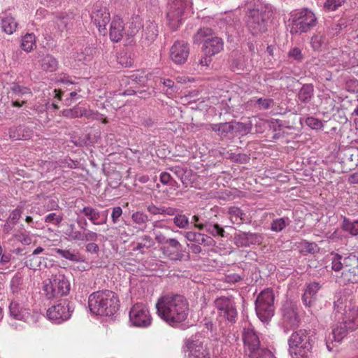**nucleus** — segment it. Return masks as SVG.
Masks as SVG:
<instances>
[{"label":"nucleus","instance_id":"f257e3e1","mask_svg":"<svg viewBox=\"0 0 358 358\" xmlns=\"http://www.w3.org/2000/svg\"><path fill=\"white\" fill-rule=\"evenodd\" d=\"M155 306L159 317L172 327L184 322L189 315L188 301L178 294L169 293L162 296Z\"/></svg>","mask_w":358,"mask_h":358},{"label":"nucleus","instance_id":"f03ea898","mask_svg":"<svg viewBox=\"0 0 358 358\" xmlns=\"http://www.w3.org/2000/svg\"><path fill=\"white\" fill-rule=\"evenodd\" d=\"M247 8L245 24L249 32L253 36L265 33L273 15L271 5L262 0H252L248 3Z\"/></svg>","mask_w":358,"mask_h":358},{"label":"nucleus","instance_id":"7ed1b4c3","mask_svg":"<svg viewBox=\"0 0 358 358\" xmlns=\"http://www.w3.org/2000/svg\"><path fill=\"white\" fill-rule=\"evenodd\" d=\"M119 303L116 294L108 289L95 292L88 299L90 311L99 315H113L119 309Z\"/></svg>","mask_w":358,"mask_h":358},{"label":"nucleus","instance_id":"20e7f679","mask_svg":"<svg viewBox=\"0 0 358 358\" xmlns=\"http://www.w3.org/2000/svg\"><path fill=\"white\" fill-rule=\"evenodd\" d=\"M331 269L340 271L343 268L342 278L345 283L358 282V255L350 253L343 257L338 253L331 254Z\"/></svg>","mask_w":358,"mask_h":358},{"label":"nucleus","instance_id":"39448f33","mask_svg":"<svg viewBox=\"0 0 358 358\" xmlns=\"http://www.w3.org/2000/svg\"><path fill=\"white\" fill-rule=\"evenodd\" d=\"M194 43H203V51L206 56L212 57L220 53L224 48L222 38L215 36L212 29L203 27L199 29L193 36Z\"/></svg>","mask_w":358,"mask_h":358},{"label":"nucleus","instance_id":"423d86ee","mask_svg":"<svg viewBox=\"0 0 358 358\" xmlns=\"http://www.w3.org/2000/svg\"><path fill=\"white\" fill-rule=\"evenodd\" d=\"M43 291L49 299L66 296L71 289L70 282L62 272L52 274L43 282Z\"/></svg>","mask_w":358,"mask_h":358},{"label":"nucleus","instance_id":"0eeeda50","mask_svg":"<svg viewBox=\"0 0 358 358\" xmlns=\"http://www.w3.org/2000/svg\"><path fill=\"white\" fill-rule=\"evenodd\" d=\"M147 211L150 215H162L163 217H173L172 219L174 225L181 229L189 228L190 222L189 217L183 213V211L179 208L164 205L156 206L153 203L146 206Z\"/></svg>","mask_w":358,"mask_h":358},{"label":"nucleus","instance_id":"6e6552de","mask_svg":"<svg viewBox=\"0 0 358 358\" xmlns=\"http://www.w3.org/2000/svg\"><path fill=\"white\" fill-rule=\"evenodd\" d=\"M313 338L305 329L293 332L288 340L289 352L291 355L306 358L313 347Z\"/></svg>","mask_w":358,"mask_h":358},{"label":"nucleus","instance_id":"1a4fd4ad","mask_svg":"<svg viewBox=\"0 0 358 358\" xmlns=\"http://www.w3.org/2000/svg\"><path fill=\"white\" fill-rule=\"evenodd\" d=\"M245 352L249 358H261L264 355L273 358L271 352L261 347L258 334L252 327H245L242 333Z\"/></svg>","mask_w":358,"mask_h":358},{"label":"nucleus","instance_id":"9d476101","mask_svg":"<svg viewBox=\"0 0 358 358\" xmlns=\"http://www.w3.org/2000/svg\"><path fill=\"white\" fill-rule=\"evenodd\" d=\"M255 310L257 317L263 322H268L274 315V294L271 289L262 291L255 301Z\"/></svg>","mask_w":358,"mask_h":358},{"label":"nucleus","instance_id":"9b49d317","mask_svg":"<svg viewBox=\"0 0 358 358\" xmlns=\"http://www.w3.org/2000/svg\"><path fill=\"white\" fill-rule=\"evenodd\" d=\"M190 0H169L167 4L166 19L168 25L177 29L182 23L186 10L191 6Z\"/></svg>","mask_w":358,"mask_h":358},{"label":"nucleus","instance_id":"f8f14e48","mask_svg":"<svg viewBox=\"0 0 358 358\" xmlns=\"http://www.w3.org/2000/svg\"><path fill=\"white\" fill-rule=\"evenodd\" d=\"M317 24V19L313 12L307 8L292 15L290 33L299 35L311 30Z\"/></svg>","mask_w":358,"mask_h":358},{"label":"nucleus","instance_id":"ddd939ff","mask_svg":"<svg viewBox=\"0 0 358 358\" xmlns=\"http://www.w3.org/2000/svg\"><path fill=\"white\" fill-rule=\"evenodd\" d=\"M73 311V303L68 299H62L50 307L47 310L46 315L55 323L61 324L70 319Z\"/></svg>","mask_w":358,"mask_h":358},{"label":"nucleus","instance_id":"4468645a","mask_svg":"<svg viewBox=\"0 0 358 358\" xmlns=\"http://www.w3.org/2000/svg\"><path fill=\"white\" fill-rule=\"evenodd\" d=\"M334 310L336 313H341L342 320L345 324L350 325V329H356L358 327V307L353 306L350 301H345L339 299L334 301Z\"/></svg>","mask_w":358,"mask_h":358},{"label":"nucleus","instance_id":"2eb2a0df","mask_svg":"<svg viewBox=\"0 0 358 358\" xmlns=\"http://www.w3.org/2000/svg\"><path fill=\"white\" fill-rule=\"evenodd\" d=\"M215 306L220 317L234 324L236 322L238 312L235 303L232 299L227 296H220L215 300Z\"/></svg>","mask_w":358,"mask_h":358},{"label":"nucleus","instance_id":"dca6fc26","mask_svg":"<svg viewBox=\"0 0 358 358\" xmlns=\"http://www.w3.org/2000/svg\"><path fill=\"white\" fill-rule=\"evenodd\" d=\"M129 315L132 325L137 327H148L152 322V317L148 308L143 303L134 304L131 307Z\"/></svg>","mask_w":358,"mask_h":358},{"label":"nucleus","instance_id":"f3484780","mask_svg":"<svg viewBox=\"0 0 358 358\" xmlns=\"http://www.w3.org/2000/svg\"><path fill=\"white\" fill-rule=\"evenodd\" d=\"M195 335L186 340L184 351L187 353V358H210L208 350L204 347L203 342Z\"/></svg>","mask_w":358,"mask_h":358},{"label":"nucleus","instance_id":"a211bd4d","mask_svg":"<svg viewBox=\"0 0 358 358\" xmlns=\"http://www.w3.org/2000/svg\"><path fill=\"white\" fill-rule=\"evenodd\" d=\"M189 55V45L187 42L178 40L170 48L169 55L171 61L176 64H185Z\"/></svg>","mask_w":358,"mask_h":358},{"label":"nucleus","instance_id":"6ab92c4d","mask_svg":"<svg viewBox=\"0 0 358 358\" xmlns=\"http://www.w3.org/2000/svg\"><path fill=\"white\" fill-rule=\"evenodd\" d=\"M108 209L99 211L90 206H84L77 214L84 215L93 224L102 225L107 223Z\"/></svg>","mask_w":358,"mask_h":358},{"label":"nucleus","instance_id":"aec40b11","mask_svg":"<svg viewBox=\"0 0 358 358\" xmlns=\"http://www.w3.org/2000/svg\"><path fill=\"white\" fill-rule=\"evenodd\" d=\"M300 320L297 308L292 303H286L282 308V324L286 329L299 327Z\"/></svg>","mask_w":358,"mask_h":358},{"label":"nucleus","instance_id":"412c9836","mask_svg":"<svg viewBox=\"0 0 358 358\" xmlns=\"http://www.w3.org/2000/svg\"><path fill=\"white\" fill-rule=\"evenodd\" d=\"M235 243L238 246L249 247L251 245H259L263 241L260 234L251 232H240L235 236Z\"/></svg>","mask_w":358,"mask_h":358},{"label":"nucleus","instance_id":"4be33fe9","mask_svg":"<svg viewBox=\"0 0 358 358\" xmlns=\"http://www.w3.org/2000/svg\"><path fill=\"white\" fill-rule=\"evenodd\" d=\"M91 18L100 34L105 35L107 33L106 25L110 19L109 13L105 9L96 10L92 13Z\"/></svg>","mask_w":358,"mask_h":358},{"label":"nucleus","instance_id":"5701e85b","mask_svg":"<svg viewBox=\"0 0 358 358\" xmlns=\"http://www.w3.org/2000/svg\"><path fill=\"white\" fill-rule=\"evenodd\" d=\"M322 285L317 282H312L306 285V288L302 296V300L306 306H313L317 299V293L321 289Z\"/></svg>","mask_w":358,"mask_h":358},{"label":"nucleus","instance_id":"b1692460","mask_svg":"<svg viewBox=\"0 0 358 358\" xmlns=\"http://www.w3.org/2000/svg\"><path fill=\"white\" fill-rule=\"evenodd\" d=\"M76 15L72 12L61 13L54 18L55 27L59 32H63L73 26Z\"/></svg>","mask_w":358,"mask_h":358},{"label":"nucleus","instance_id":"393cba45","mask_svg":"<svg viewBox=\"0 0 358 358\" xmlns=\"http://www.w3.org/2000/svg\"><path fill=\"white\" fill-rule=\"evenodd\" d=\"M184 237L190 242L197 244L204 245L206 246H214L216 243L215 241L211 237L199 232L188 231L182 232Z\"/></svg>","mask_w":358,"mask_h":358},{"label":"nucleus","instance_id":"a878e982","mask_svg":"<svg viewBox=\"0 0 358 358\" xmlns=\"http://www.w3.org/2000/svg\"><path fill=\"white\" fill-rule=\"evenodd\" d=\"M123 20L120 17L113 19L109 30V36L112 41L119 42L125 34Z\"/></svg>","mask_w":358,"mask_h":358},{"label":"nucleus","instance_id":"bb28decb","mask_svg":"<svg viewBox=\"0 0 358 358\" xmlns=\"http://www.w3.org/2000/svg\"><path fill=\"white\" fill-rule=\"evenodd\" d=\"M350 325L345 324V322L342 320L332 331V334L329 336L328 341L327 342V346L330 350L329 341H334L336 342H341L342 339L348 334L350 331H352L355 329H350Z\"/></svg>","mask_w":358,"mask_h":358},{"label":"nucleus","instance_id":"cd10ccee","mask_svg":"<svg viewBox=\"0 0 358 358\" xmlns=\"http://www.w3.org/2000/svg\"><path fill=\"white\" fill-rule=\"evenodd\" d=\"M158 33L157 24L153 21H147L143 26L142 38L143 42L150 45L157 38Z\"/></svg>","mask_w":358,"mask_h":358},{"label":"nucleus","instance_id":"c85d7f7f","mask_svg":"<svg viewBox=\"0 0 358 358\" xmlns=\"http://www.w3.org/2000/svg\"><path fill=\"white\" fill-rule=\"evenodd\" d=\"M8 135L13 141L26 140L31 138L32 131L25 125L13 126L9 129Z\"/></svg>","mask_w":358,"mask_h":358},{"label":"nucleus","instance_id":"c756f323","mask_svg":"<svg viewBox=\"0 0 358 358\" xmlns=\"http://www.w3.org/2000/svg\"><path fill=\"white\" fill-rule=\"evenodd\" d=\"M162 250L163 254L173 261H181L184 258V254L182 252V246L180 243L178 241V245L176 248L171 247L170 243H165Z\"/></svg>","mask_w":358,"mask_h":358},{"label":"nucleus","instance_id":"7c9ffc66","mask_svg":"<svg viewBox=\"0 0 358 358\" xmlns=\"http://www.w3.org/2000/svg\"><path fill=\"white\" fill-rule=\"evenodd\" d=\"M9 93L11 94L12 97L15 99L27 100L32 96L31 90L27 87L21 86L18 84L14 83L10 88Z\"/></svg>","mask_w":358,"mask_h":358},{"label":"nucleus","instance_id":"2f4dec72","mask_svg":"<svg viewBox=\"0 0 358 358\" xmlns=\"http://www.w3.org/2000/svg\"><path fill=\"white\" fill-rule=\"evenodd\" d=\"M210 234L213 237L225 236V231L222 227L217 223H214L210 221L204 222V226H199V230H203Z\"/></svg>","mask_w":358,"mask_h":358},{"label":"nucleus","instance_id":"473e14b6","mask_svg":"<svg viewBox=\"0 0 358 358\" xmlns=\"http://www.w3.org/2000/svg\"><path fill=\"white\" fill-rule=\"evenodd\" d=\"M314 91L313 84L303 85L297 94L298 100L304 104H307L313 97Z\"/></svg>","mask_w":358,"mask_h":358},{"label":"nucleus","instance_id":"72a5a7b5","mask_svg":"<svg viewBox=\"0 0 358 358\" xmlns=\"http://www.w3.org/2000/svg\"><path fill=\"white\" fill-rule=\"evenodd\" d=\"M54 250L57 255L71 262H84V257L76 250H62L59 248H55Z\"/></svg>","mask_w":358,"mask_h":358},{"label":"nucleus","instance_id":"f704fd0d","mask_svg":"<svg viewBox=\"0 0 358 358\" xmlns=\"http://www.w3.org/2000/svg\"><path fill=\"white\" fill-rule=\"evenodd\" d=\"M211 129L216 132L220 136H227L234 133L233 122L213 124L210 125Z\"/></svg>","mask_w":358,"mask_h":358},{"label":"nucleus","instance_id":"c9c22d12","mask_svg":"<svg viewBox=\"0 0 358 358\" xmlns=\"http://www.w3.org/2000/svg\"><path fill=\"white\" fill-rule=\"evenodd\" d=\"M40 62L42 69L45 71L53 72L58 66V62L50 55L43 56Z\"/></svg>","mask_w":358,"mask_h":358},{"label":"nucleus","instance_id":"e433bc0d","mask_svg":"<svg viewBox=\"0 0 358 358\" xmlns=\"http://www.w3.org/2000/svg\"><path fill=\"white\" fill-rule=\"evenodd\" d=\"M152 232L155 236V240L162 245L165 243H170L171 247L176 248L178 245V240L174 238H167L166 236L159 230L152 229Z\"/></svg>","mask_w":358,"mask_h":358},{"label":"nucleus","instance_id":"4c0bfd02","mask_svg":"<svg viewBox=\"0 0 358 358\" xmlns=\"http://www.w3.org/2000/svg\"><path fill=\"white\" fill-rule=\"evenodd\" d=\"M1 27L3 30L8 34H12L17 27V23L11 15H7L2 19Z\"/></svg>","mask_w":358,"mask_h":358},{"label":"nucleus","instance_id":"58836bf2","mask_svg":"<svg viewBox=\"0 0 358 358\" xmlns=\"http://www.w3.org/2000/svg\"><path fill=\"white\" fill-rule=\"evenodd\" d=\"M291 220L287 217L273 220L271 224V230L275 232L282 231L287 226L289 225Z\"/></svg>","mask_w":358,"mask_h":358},{"label":"nucleus","instance_id":"ea45409f","mask_svg":"<svg viewBox=\"0 0 358 358\" xmlns=\"http://www.w3.org/2000/svg\"><path fill=\"white\" fill-rule=\"evenodd\" d=\"M36 46V37L34 34H27L22 38L21 47L26 52H30Z\"/></svg>","mask_w":358,"mask_h":358},{"label":"nucleus","instance_id":"a19ab883","mask_svg":"<svg viewBox=\"0 0 358 358\" xmlns=\"http://www.w3.org/2000/svg\"><path fill=\"white\" fill-rule=\"evenodd\" d=\"M342 228L351 235L356 236L358 234V220L351 222L348 218L344 217Z\"/></svg>","mask_w":358,"mask_h":358},{"label":"nucleus","instance_id":"79ce46f5","mask_svg":"<svg viewBox=\"0 0 358 358\" xmlns=\"http://www.w3.org/2000/svg\"><path fill=\"white\" fill-rule=\"evenodd\" d=\"M234 124V132L238 133L241 135H246L251 131L252 123L248 121L246 123L233 122Z\"/></svg>","mask_w":358,"mask_h":358},{"label":"nucleus","instance_id":"37998d69","mask_svg":"<svg viewBox=\"0 0 358 358\" xmlns=\"http://www.w3.org/2000/svg\"><path fill=\"white\" fill-rule=\"evenodd\" d=\"M10 315L16 320H21L23 317L22 308L15 301H12L9 305Z\"/></svg>","mask_w":358,"mask_h":358},{"label":"nucleus","instance_id":"c03bdc74","mask_svg":"<svg viewBox=\"0 0 358 358\" xmlns=\"http://www.w3.org/2000/svg\"><path fill=\"white\" fill-rule=\"evenodd\" d=\"M132 221L139 226H146L149 221L148 215L143 211H136L131 215Z\"/></svg>","mask_w":358,"mask_h":358},{"label":"nucleus","instance_id":"a18cd8bd","mask_svg":"<svg viewBox=\"0 0 358 358\" xmlns=\"http://www.w3.org/2000/svg\"><path fill=\"white\" fill-rule=\"evenodd\" d=\"M347 0H326L323 8L326 11L331 12L338 10Z\"/></svg>","mask_w":358,"mask_h":358},{"label":"nucleus","instance_id":"49530a36","mask_svg":"<svg viewBox=\"0 0 358 358\" xmlns=\"http://www.w3.org/2000/svg\"><path fill=\"white\" fill-rule=\"evenodd\" d=\"M85 110L80 107H74L73 108L64 109L62 110V115L68 118H76L82 117L85 114Z\"/></svg>","mask_w":358,"mask_h":358},{"label":"nucleus","instance_id":"de8ad7c7","mask_svg":"<svg viewBox=\"0 0 358 358\" xmlns=\"http://www.w3.org/2000/svg\"><path fill=\"white\" fill-rule=\"evenodd\" d=\"M81 231L76 230V225L73 223L68 224L64 231V234L71 241H78Z\"/></svg>","mask_w":358,"mask_h":358},{"label":"nucleus","instance_id":"09e8293b","mask_svg":"<svg viewBox=\"0 0 358 358\" xmlns=\"http://www.w3.org/2000/svg\"><path fill=\"white\" fill-rule=\"evenodd\" d=\"M63 220V214H57L51 213L45 217L44 221L45 223H50L57 227H59Z\"/></svg>","mask_w":358,"mask_h":358},{"label":"nucleus","instance_id":"8fccbe9b","mask_svg":"<svg viewBox=\"0 0 358 358\" xmlns=\"http://www.w3.org/2000/svg\"><path fill=\"white\" fill-rule=\"evenodd\" d=\"M310 43L313 48L315 50H318L326 43V38L322 34H315L312 36Z\"/></svg>","mask_w":358,"mask_h":358},{"label":"nucleus","instance_id":"3c124183","mask_svg":"<svg viewBox=\"0 0 358 358\" xmlns=\"http://www.w3.org/2000/svg\"><path fill=\"white\" fill-rule=\"evenodd\" d=\"M13 236L17 241L24 245H29L31 243V238L26 231H18Z\"/></svg>","mask_w":358,"mask_h":358},{"label":"nucleus","instance_id":"603ef678","mask_svg":"<svg viewBox=\"0 0 358 358\" xmlns=\"http://www.w3.org/2000/svg\"><path fill=\"white\" fill-rule=\"evenodd\" d=\"M10 289L13 294H18L22 290V279L15 275L10 281Z\"/></svg>","mask_w":358,"mask_h":358},{"label":"nucleus","instance_id":"864d4df0","mask_svg":"<svg viewBox=\"0 0 358 358\" xmlns=\"http://www.w3.org/2000/svg\"><path fill=\"white\" fill-rule=\"evenodd\" d=\"M98 238V234L90 230L81 231L80 238L78 241H96Z\"/></svg>","mask_w":358,"mask_h":358},{"label":"nucleus","instance_id":"5fc2aeb1","mask_svg":"<svg viewBox=\"0 0 358 358\" xmlns=\"http://www.w3.org/2000/svg\"><path fill=\"white\" fill-rule=\"evenodd\" d=\"M306 124L313 129H320L323 127L322 122L314 117H308L306 120Z\"/></svg>","mask_w":358,"mask_h":358},{"label":"nucleus","instance_id":"6e6d98bb","mask_svg":"<svg viewBox=\"0 0 358 358\" xmlns=\"http://www.w3.org/2000/svg\"><path fill=\"white\" fill-rule=\"evenodd\" d=\"M141 27V24L138 20L132 21L125 34L129 36H134L138 32Z\"/></svg>","mask_w":358,"mask_h":358},{"label":"nucleus","instance_id":"4d7b16f0","mask_svg":"<svg viewBox=\"0 0 358 358\" xmlns=\"http://www.w3.org/2000/svg\"><path fill=\"white\" fill-rule=\"evenodd\" d=\"M160 83L162 84L164 87H166V93L172 94L176 92V87L175 86L174 82L171 79H161Z\"/></svg>","mask_w":358,"mask_h":358},{"label":"nucleus","instance_id":"13d9d810","mask_svg":"<svg viewBox=\"0 0 358 358\" xmlns=\"http://www.w3.org/2000/svg\"><path fill=\"white\" fill-rule=\"evenodd\" d=\"M45 207L47 210L51 211L59 208V200L57 198H49L46 200Z\"/></svg>","mask_w":358,"mask_h":358},{"label":"nucleus","instance_id":"bf43d9fd","mask_svg":"<svg viewBox=\"0 0 358 358\" xmlns=\"http://www.w3.org/2000/svg\"><path fill=\"white\" fill-rule=\"evenodd\" d=\"M256 103L258 105L259 109L266 110L270 108L273 106V100L271 99L259 98L257 100Z\"/></svg>","mask_w":358,"mask_h":358},{"label":"nucleus","instance_id":"052dcab7","mask_svg":"<svg viewBox=\"0 0 358 358\" xmlns=\"http://www.w3.org/2000/svg\"><path fill=\"white\" fill-rule=\"evenodd\" d=\"M348 159L353 165L358 166V148H351L348 150Z\"/></svg>","mask_w":358,"mask_h":358},{"label":"nucleus","instance_id":"680f3d73","mask_svg":"<svg viewBox=\"0 0 358 358\" xmlns=\"http://www.w3.org/2000/svg\"><path fill=\"white\" fill-rule=\"evenodd\" d=\"M22 213V208L20 207H17L10 213L9 217H8V220L16 224L17 221L20 220Z\"/></svg>","mask_w":358,"mask_h":358},{"label":"nucleus","instance_id":"e2e57ef3","mask_svg":"<svg viewBox=\"0 0 358 358\" xmlns=\"http://www.w3.org/2000/svg\"><path fill=\"white\" fill-rule=\"evenodd\" d=\"M122 215V209L120 206H115L112 209L111 219L113 224H116Z\"/></svg>","mask_w":358,"mask_h":358},{"label":"nucleus","instance_id":"0e129e2a","mask_svg":"<svg viewBox=\"0 0 358 358\" xmlns=\"http://www.w3.org/2000/svg\"><path fill=\"white\" fill-rule=\"evenodd\" d=\"M231 159L234 160L236 162H239L241 164H245L248 162V161L250 159L248 156L245 154H233L231 156Z\"/></svg>","mask_w":358,"mask_h":358},{"label":"nucleus","instance_id":"69168bd1","mask_svg":"<svg viewBox=\"0 0 358 358\" xmlns=\"http://www.w3.org/2000/svg\"><path fill=\"white\" fill-rule=\"evenodd\" d=\"M303 250L308 253L314 254L317 251L318 247L315 243L305 242L303 243Z\"/></svg>","mask_w":358,"mask_h":358},{"label":"nucleus","instance_id":"338daca9","mask_svg":"<svg viewBox=\"0 0 358 358\" xmlns=\"http://www.w3.org/2000/svg\"><path fill=\"white\" fill-rule=\"evenodd\" d=\"M229 213L231 217H234L236 218H240L241 220H243L242 216L244 215L243 211L238 207L231 206L229 208Z\"/></svg>","mask_w":358,"mask_h":358},{"label":"nucleus","instance_id":"774afa93","mask_svg":"<svg viewBox=\"0 0 358 358\" xmlns=\"http://www.w3.org/2000/svg\"><path fill=\"white\" fill-rule=\"evenodd\" d=\"M141 240L143 243V246H145L147 249L152 248L155 244L153 239L148 235L142 236L141 237Z\"/></svg>","mask_w":358,"mask_h":358}]
</instances>
